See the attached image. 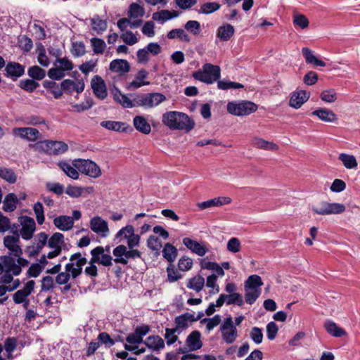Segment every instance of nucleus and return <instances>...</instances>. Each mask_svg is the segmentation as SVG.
Masks as SVG:
<instances>
[{"label":"nucleus","instance_id":"f257e3e1","mask_svg":"<svg viewBox=\"0 0 360 360\" xmlns=\"http://www.w3.org/2000/svg\"><path fill=\"white\" fill-rule=\"evenodd\" d=\"M162 122L165 125L172 130H184L190 131L195 125V122L186 114L169 111L163 114Z\"/></svg>","mask_w":360,"mask_h":360},{"label":"nucleus","instance_id":"f03ea898","mask_svg":"<svg viewBox=\"0 0 360 360\" xmlns=\"http://www.w3.org/2000/svg\"><path fill=\"white\" fill-rule=\"evenodd\" d=\"M192 76L196 80L211 84L220 78L221 69L219 65L205 63L202 69L194 72Z\"/></svg>","mask_w":360,"mask_h":360},{"label":"nucleus","instance_id":"7ed1b4c3","mask_svg":"<svg viewBox=\"0 0 360 360\" xmlns=\"http://www.w3.org/2000/svg\"><path fill=\"white\" fill-rule=\"evenodd\" d=\"M72 165H74L79 172L91 178H98L102 174L99 166L90 160L75 159L72 161Z\"/></svg>","mask_w":360,"mask_h":360},{"label":"nucleus","instance_id":"20e7f679","mask_svg":"<svg viewBox=\"0 0 360 360\" xmlns=\"http://www.w3.org/2000/svg\"><path fill=\"white\" fill-rule=\"evenodd\" d=\"M113 255L115 257L114 262L120 263L124 265L128 264V259H134L141 257V252L136 249H129L124 245L117 246L112 251Z\"/></svg>","mask_w":360,"mask_h":360},{"label":"nucleus","instance_id":"39448f33","mask_svg":"<svg viewBox=\"0 0 360 360\" xmlns=\"http://www.w3.org/2000/svg\"><path fill=\"white\" fill-rule=\"evenodd\" d=\"M257 110V105L251 101H243L239 103L229 102L227 111L236 116L248 115Z\"/></svg>","mask_w":360,"mask_h":360},{"label":"nucleus","instance_id":"423d86ee","mask_svg":"<svg viewBox=\"0 0 360 360\" xmlns=\"http://www.w3.org/2000/svg\"><path fill=\"white\" fill-rule=\"evenodd\" d=\"M312 210L319 215L338 214L345 211L343 204L322 201L312 207Z\"/></svg>","mask_w":360,"mask_h":360},{"label":"nucleus","instance_id":"0eeeda50","mask_svg":"<svg viewBox=\"0 0 360 360\" xmlns=\"http://www.w3.org/2000/svg\"><path fill=\"white\" fill-rule=\"evenodd\" d=\"M221 338L226 344L233 343L238 338V330L233 325V319L231 316L226 318L220 326Z\"/></svg>","mask_w":360,"mask_h":360},{"label":"nucleus","instance_id":"6e6552de","mask_svg":"<svg viewBox=\"0 0 360 360\" xmlns=\"http://www.w3.org/2000/svg\"><path fill=\"white\" fill-rule=\"evenodd\" d=\"M86 262V259L82 257L80 252H76L70 256V262L65 265V269L71 273L72 278L75 279L81 275L82 267Z\"/></svg>","mask_w":360,"mask_h":360},{"label":"nucleus","instance_id":"1a4fd4ad","mask_svg":"<svg viewBox=\"0 0 360 360\" xmlns=\"http://www.w3.org/2000/svg\"><path fill=\"white\" fill-rule=\"evenodd\" d=\"M13 236H7L4 239V244L8 248L12 255L15 257H20L22 254V250L20 247V235L16 227L12 228Z\"/></svg>","mask_w":360,"mask_h":360},{"label":"nucleus","instance_id":"9d476101","mask_svg":"<svg viewBox=\"0 0 360 360\" xmlns=\"http://www.w3.org/2000/svg\"><path fill=\"white\" fill-rule=\"evenodd\" d=\"M13 134L29 141H35L41 138V134L39 130L32 127L13 128Z\"/></svg>","mask_w":360,"mask_h":360},{"label":"nucleus","instance_id":"9b49d317","mask_svg":"<svg viewBox=\"0 0 360 360\" xmlns=\"http://www.w3.org/2000/svg\"><path fill=\"white\" fill-rule=\"evenodd\" d=\"M20 222L22 226L20 231L22 238L25 240L31 239L36 229L34 220L32 217L24 216L20 217Z\"/></svg>","mask_w":360,"mask_h":360},{"label":"nucleus","instance_id":"f8f14e48","mask_svg":"<svg viewBox=\"0 0 360 360\" xmlns=\"http://www.w3.org/2000/svg\"><path fill=\"white\" fill-rule=\"evenodd\" d=\"M42 148L50 155H59L65 153L68 148V145L63 141H46L41 143Z\"/></svg>","mask_w":360,"mask_h":360},{"label":"nucleus","instance_id":"ddd939ff","mask_svg":"<svg viewBox=\"0 0 360 360\" xmlns=\"http://www.w3.org/2000/svg\"><path fill=\"white\" fill-rule=\"evenodd\" d=\"M182 242L188 250L200 257H203L208 252L203 242H198L191 238H184Z\"/></svg>","mask_w":360,"mask_h":360},{"label":"nucleus","instance_id":"4468645a","mask_svg":"<svg viewBox=\"0 0 360 360\" xmlns=\"http://www.w3.org/2000/svg\"><path fill=\"white\" fill-rule=\"evenodd\" d=\"M91 88L95 96L101 99H105L107 96V89L104 80L98 75L94 76L91 82Z\"/></svg>","mask_w":360,"mask_h":360},{"label":"nucleus","instance_id":"2eb2a0df","mask_svg":"<svg viewBox=\"0 0 360 360\" xmlns=\"http://www.w3.org/2000/svg\"><path fill=\"white\" fill-rule=\"evenodd\" d=\"M231 201L232 200L229 197L221 196L204 202H198L196 205L200 210H203L212 207H220L224 205H228L230 204Z\"/></svg>","mask_w":360,"mask_h":360},{"label":"nucleus","instance_id":"dca6fc26","mask_svg":"<svg viewBox=\"0 0 360 360\" xmlns=\"http://www.w3.org/2000/svg\"><path fill=\"white\" fill-rule=\"evenodd\" d=\"M90 229L94 233L105 236L109 232L108 222L100 217H94L90 221Z\"/></svg>","mask_w":360,"mask_h":360},{"label":"nucleus","instance_id":"f3484780","mask_svg":"<svg viewBox=\"0 0 360 360\" xmlns=\"http://www.w3.org/2000/svg\"><path fill=\"white\" fill-rule=\"evenodd\" d=\"M309 98V94L304 90H299L292 93L289 105L293 108H300Z\"/></svg>","mask_w":360,"mask_h":360},{"label":"nucleus","instance_id":"a211bd4d","mask_svg":"<svg viewBox=\"0 0 360 360\" xmlns=\"http://www.w3.org/2000/svg\"><path fill=\"white\" fill-rule=\"evenodd\" d=\"M35 282L33 280L29 281L21 290H18L13 295V301L16 304H20L25 301L34 290Z\"/></svg>","mask_w":360,"mask_h":360},{"label":"nucleus","instance_id":"6ab92c4d","mask_svg":"<svg viewBox=\"0 0 360 360\" xmlns=\"http://www.w3.org/2000/svg\"><path fill=\"white\" fill-rule=\"evenodd\" d=\"M62 89L68 94H72L73 91L77 93H82L84 89V82L82 80L73 81L71 79H65L61 82Z\"/></svg>","mask_w":360,"mask_h":360},{"label":"nucleus","instance_id":"aec40b11","mask_svg":"<svg viewBox=\"0 0 360 360\" xmlns=\"http://www.w3.org/2000/svg\"><path fill=\"white\" fill-rule=\"evenodd\" d=\"M148 72L144 69H141L135 75L134 80L128 84L127 89L135 90L141 87L142 86L150 84L149 82L144 81V79L148 78Z\"/></svg>","mask_w":360,"mask_h":360},{"label":"nucleus","instance_id":"412c9836","mask_svg":"<svg viewBox=\"0 0 360 360\" xmlns=\"http://www.w3.org/2000/svg\"><path fill=\"white\" fill-rule=\"evenodd\" d=\"M109 69L120 75H124L130 71L129 63L124 59H115L110 62Z\"/></svg>","mask_w":360,"mask_h":360},{"label":"nucleus","instance_id":"4be33fe9","mask_svg":"<svg viewBox=\"0 0 360 360\" xmlns=\"http://www.w3.org/2000/svg\"><path fill=\"white\" fill-rule=\"evenodd\" d=\"M201 334L198 330L193 331L186 338V345L190 351H195L202 346Z\"/></svg>","mask_w":360,"mask_h":360},{"label":"nucleus","instance_id":"5701e85b","mask_svg":"<svg viewBox=\"0 0 360 360\" xmlns=\"http://www.w3.org/2000/svg\"><path fill=\"white\" fill-rule=\"evenodd\" d=\"M53 224L60 231H66L72 229L74 221L71 217L61 215L54 219Z\"/></svg>","mask_w":360,"mask_h":360},{"label":"nucleus","instance_id":"b1692460","mask_svg":"<svg viewBox=\"0 0 360 360\" xmlns=\"http://www.w3.org/2000/svg\"><path fill=\"white\" fill-rule=\"evenodd\" d=\"M311 115L318 117L321 121L326 122H335L337 121V115L327 108H318L311 112Z\"/></svg>","mask_w":360,"mask_h":360},{"label":"nucleus","instance_id":"393cba45","mask_svg":"<svg viewBox=\"0 0 360 360\" xmlns=\"http://www.w3.org/2000/svg\"><path fill=\"white\" fill-rule=\"evenodd\" d=\"M2 263L5 272H11L15 276H18L21 273V268L19 265H17L14 258L10 256H5L2 259Z\"/></svg>","mask_w":360,"mask_h":360},{"label":"nucleus","instance_id":"a878e982","mask_svg":"<svg viewBox=\"0 0 360 360\" xmlns=\"http://www.w3.org/2000/svg\"><path fill=\"white\" fill-rule=\"evenodd\" d=\"M252 145L256 148L266 150L276 151L279 148L278 146L275 143L268 141L259 137H255L252 139Z\"/></svg>","mask_w":360,"mask_h":360},{"label":"nucleus","instance_id":"bb28decb","mask_svg":"<svg viewBox=\"0 0 360 360\" xmlns=\"http://www.w3.org/2000/svg\"><path fill=\"white\" fill-rule=\"evenodd\" d=\"M133 124L136 129L142 134H148L151 131L150 124L143 116H135L133 120Z\"/></svg>","mask_w":360,"mask_h":360},{"label":"nucleus","instance_id":"cd10ccee","mask_svg":"<svg viewBox=\"0 0 360 360\" xmlns=\"http://www.w3.org/2000/svg\"><path fill=\"white\" fill-rule=\"evenodd\" d=\"M144 343L148 348L153 351H159L165 347L163 339L158 335H151L148 337Z\"/></svg>","mask_w":360,"mask_h":360},{"label":"nucleus","instance_id":"c85d7f7f","mask_svg":"<svg viewBox=\"0 0 360 360\" xmlns=\"http://www.w3.org/2000/svg\"><path fill=\"white\" fill-rule=\"evenodd\" d=\"M92 30L98 34H101L108 27L107 21L102 20L98 15H95L90 20Z\"/></svg>","mask_w":360,"mask_h":360},{"label":"nucleus","instance_id":"c756f323","mask_svg":"<svg viewBox=\"0 0 360 360\" xmlns=\"http://www.w3.org/2000/svg\"><path fill=\"white\" fill-rule=\"evenodd\" d=\"M188 322H194V316L190 313H185L175 318V328L178 331L188 326Z\"/></svg>","mask_w":360,"mask_h":360},{"label":"nucleus","instance_id":"7c9ffc66","mask_svg":"<svg viewBox=\"0 0 360 360\" xmlns=\"http://www.w3.org/2000/svg\"><path fill=\"white\" fill-rule=\"evenodd\" d=\"M324 328L330 335L335 338H340L347 335L344 329L338 326L337 324L333 321H328L326 322Z\"/></svg>","mask_w":360,"mask_h":360},{"label":"nucleus","instance_id":"2f4dec72","mask_svg":"<svg viewBox=\"0 0 360 360\" xmlns=\"http://www.w3.org/2000/svg\"><path fill=\"white\" fill-rule=\"evenodd\" d=\"M178 11H169L168 10H162L158 12H155L153 14V19L156 21H160L162 23L165 22L166 20H170L173 18H176L179 16Z\"/></svg>","mask_w":360,"mask_h":360},{"label":"nucleus","instance_id":"473e14b6","mask_svg":"<svg viewBox=\"0 0 360 360\" xmlns=\"http://www.w3.org/2000/svg\"><path fill=\"white\" fill-rule=\"evenodd\" d=\"M234 31L231 25L225 24L218 28L217 36L222 41H228L233 35Z\"/></svg>","mask_w":360,"mask_h":360},{"label":"nucleus","instance_id":"72a5a7b5","mask_svg":"<svg viewBox=\"0 0 360 360\" xmlns=\"http://www.w3.org/2000/svg\"><path fill=\"white\" fill-rule=\"evenodd\" d=\"M302 53L307 63H311L317 66L325 67L326 63L318 59L312 53L311 50L307 47L302 49Z\"/></svg>","mask_w":360,"mask_h":360},{"label":"nucleus","instance_id":"f704fd0d","mask_svg":"<svg viewBox=\"0 0 360 360\" xmlns=\"http://www.w3.org/2000/svg\"><path fill=\"white\" fill-rule=\"evenodd\" d=\"M6 71L9 76L17 78L23 75L25 69L19 63H9L6 67Z\"/></svg>","mask_w":360,"mask_h":360},{"label":"nucleus","instance_id":"c9c22d12","mask_svg":"<svg viewBox=\"0 0 360 360\" xmlns=\"http://www.w3.org/2000/svg\"><path fill=\"white\" fill-rule=\"evenodd\" d=\"M143 22L142 20H136L134 21H131L129 19L123 18L120 19L117 22L118 28L122 31L124 32L128 26H129L132 29L137 28L141 25Z\"/></svg>","mask_w":360,"mask_h":360},{"label":"nucleus","instance_id":"e433bc0d","mask_svg":"<svg viewBox=\"0 0 360 360\" xmlns=\"http://www.w3.org/2000/svg\"><path fill=\"white\" fill-rule=\"evenodd\" d=\"M101 126L107 129L120 132L125 131L127 128L125 123L116 121H103L101 122Z\"/></svg>","mask_w":360,"mask_h":360},{"label":"nucleus","instance_id":"4c0bfd02","mask_svg":"<svg viewBox=\"0 0 360 360\" xmlns=\"http://www.w3.org/2000/svg\"><path fill=\"white\" fill-rule=\"evenodd\" d=\"M177 249L172 244L167 243L162 250L163 257L169 262H173L177 257Z\"/></svg>","mask_w":360,"mask_h":360},{"label":"nucleus","instance_id":"58836bf2","mask_svg":"<svg viewBox=\"0 0 360 360\" xmlns=\"http://www.w3.org/2000/svg\"><path fill=\"white\" fill-rule=\"evenodd\" d=\"M200 266L202 269L215 271L219 276H223L224 275V269L217 262H209L205 259H202L200 261Z\"/></svg>","mask_w":360,"mask_h":360},{"label":"nucleus","instance_id":"ea45409f","mask_svg":"<svg viewBox=\"0 0 360 360\" xmlns=\"http://www.w3.org/2000/svg\"><path fill=\"white\" fill-rule=\"evenodd\" d=\"M147 98L148 108L156 106L166 100V97L160 93H148Z\"/></svg>","mask_w":360,"mask_h":360},{"label":"nucleus","instance_id":"a19ab883","mask_svg":"<svg viewBox=\"0 0 360 360\" xmlns=\"http://www.w3.org/2000/svg\"><path fill=\"white\" fill-rule=\"evenodd\" d=\"M338 159L342 162L343 165L347 169H354L358 165L356 158L352 155L340 153Z\"/></svg>","mask_w":360,"mask_h":360},{"label":"nucleus","instance_id":"79ce46f5","mask_svg":"<svg viewBox=\"0 0 360 360\" xmlns=\"http://www.w3.org/2000/svg\"><path fill=\"white\" fill-rule=\"evenodd\" d=\"M59 167L64 172V173L72 179H77L79 178L78 169L73 166L65 162L58 163Z\"/></svg>","mask_w":360,"mask_h":360},{"label":"nucleus","instance_id":"37998d69","mask_svg":"<svg viewBox=\"0 0 360 360\" xmlns=\"http://www.w3.org/2000/svg\"><path fill=\"white\" fill-rule=\"evenodd\" d=\"M18 198L14 193L8 194L4 200L3 209L6 212H12L16 208Z\"/></svg>","mask_w":360,"mask_h":360},{"label":"nucleus","instance_id":"c03bdc74","mask_svg":"<svg viewBox=\"0 0 360 360\" xmlns=\"http://www.w3.org/2000/svg\"><path fill=\"white\" fill-rule=\"evenodd\" d=\"M205 285V279L202 276H196L189 279L187 287L197 292H200Z\"/></svg>","mask_w":360,"mask_h":360},{"label":"nucleus","instance_id":"a18cd8bd","mask_svg":"<svg viewBox=\"0 0 360 360\" xmlns=\"http://www.w3.org/2000/svg\"><path fill=\"white\" fill-rule=\"evenodd\" d=\"M263 285V282L259 276L254 274L250 276L248 280L245 283L244 288L250 289H261V286Z\"/></svg>","mask_w":360,"mask_h":360},{"label":"nucleus","instance_id":"49530a36","mask_svg":"<svg viewBox=\"0 0 360 360\" xmlns=\"http://www.w3.org/2000/svg\"><path fill=\"white\" fill-rule=\"evenodd\" d=\"M91 45L92 46L93 51L95 54H103L105 48V42L97 37H93L90 40Z\"/></svg>","mask_w":360,"mask_h":360},{"label":"nucleus","instance_id":"de8ad7c7","mask_svg":"<svg viewBox=\"0 0 360 360\" xmlns=\"http://www.w3.org/2000/svg\"><path fill=\"white\" fill-rule=\"evenodd\" d=\"M245 289V300L249 304H252L261 294V289H250V288Z\"/></svg>","mask_w":360,"mask_h":360},{"label":"nucleus","instance_id":"09e8293b","mask_svg":"<svg viewBox=\"0 0 360 360\" xmlns=\"http://www.w3.org/2000/svg\"><path fill=\"white\" fill-rule=\"evenodd\" d=\"M292 22L295 26L299 27L302 30L307 28L309 25L307 18L304 15L297 13L293 14Z\"/></svg>","mask_w":360,"mask_h":360},{"label":"nucleus","instance_id":"8fccbe9b","mask_svg":"<svg viewBox=\"0 0 360 360\" xmlns=\"http://www.w3.org/2000/svg\"><path fill=\"white\" fill-rule=\"evenodd\" d=\"M43 86L51 90L55 98H59L63 95L62 88H59L57 84L53 81H44Z\"/></svg>","mask_w":360,"mask_h":360},{"label":"nucleus","instance_id":"3c124183","mask_svg":"<svg viewBox=\"0 0 360 360\" xmlns=\"http://www.w3.org/2000/svg\"><path fill=\"white\" fill-rule=\"evenodd\" d=\"M27 73L31 78L37 80H41L46 76V71L37 65L30 67Z\"/></svg>","mask_w":360,"mask_h":360},{"label":"nucleus","instance_id":"603ef678","mask_svg":"<svg viewBox=\"0 0 360 360\" xmlns=\"http://www.w3.org/2000/svg\"><path fill=\"white\" fill-rule=\"evenodd\" d=\"M54 65H58V68L60 69L63 72L65 71H70L73 69L72 63L66 57L62 58H57L53 63Z\"/></svg>","mask_w":360,"mask_h":360},{"label":"nucleus","instance_id":"864d4df0","mask_svg":"<svg viewBox=\"0 0 360 360\" xmlns=\"http://www.w3.org/2000/svg\"><path fill=\"white\" fill-rule=\"evenodd\" d=\"M169 39L179 38L181 40L189 42L190 37L183 29H174L167 34Z\"/></svg>","mask_w":360,"mask_h":360},{"label":"nucleus","instance_id":"5fc2aeb1","mask_svg":"<svg viewBox=\"0 0 360 360\" xmlns=\"http://www.w3.org/2000/svg\"><path fill=\"white\" fill-rule=\"evenodd\" d=\"M145 13L144 9L136 3H133L129 6L128 15L131 18H137L143 16Z\"/></svg>","mask_w":360,"mask_h":360},{"label":"nucleus","instance_id":"6e6d98bb","mask_svg":"<svg viewBox=\"0 0 360 360\" xmlns=\"http://www.w3.org/2000/svg\"><path fill=\"white\" fill-rule=\"evenodd\" d=\"M147 246L151 250L158 252L162 246V241L155 236H150L147 240Z\"/></svg>","mask_w":360,"mask_h":360},{"label":"nucleus","instance_id":"4d7b16f0","mask_svg":"<svg viewBox=\"0 0 360 360\" xmlns=\"http://www.w3.org/2000/svg\"><path fill=\"white\" fill-rule=\"evenodd\" d=\"M321 99L327 103H333L337 100V93L335 89L324 90L321 94Z\"/></svg>","mask_w":360,"mask_h":360},{"label":"nucleus","instance_id":"13d9d810","mask_svg":"<svg viewBox=\"0 0 360 360\" xmlns=\"http://www.w3.org/2000/svg\"><path fill=\"white\" fill-rule=\"evenodd\" d=\"M220 8V5L217 2H207L203 4L200 10V13L203 14L212 13Z\"/></svg>","mask_w":360,"mask_h":360},{"label":"nucleus","instance_id":"bf43d9fd","mask_svg":"<svg viewBox=\"0 0 360 360\" xmlns=\"http://www.w3.org/2000/svg\"><path fill=\"white\" fill-rule=\"evenodd\" d=\"M33 210L36 215L37 223L40 225L44 222V207L40 202H36L33 206Z\"/></svg>","mask_w":360,"mask_h":360},{"label":"nucleus","instance_id":"052dcab7","mask_svg":"<svg viewBox=\"0 0 360 360\" xmlns=\"http://www.w3.org/2000/svg\"><path fill=\"white\" fill-rule=\"evenodd\" d=\"M0 177L11 184L16 181V176L11 169L1 167H0Z\"/></svg>","mask_w":360,"mask_h":360},{"label":"nucleus","instance_id":"680f3d73","mask_svg":"<svg viewBox=\"0 0 360 360\" xmlns=\"http://www.w3.org/2000/svg\"><path fill=\"white\" fill-rule=\"evenodd\" d=\"M63 239V235L62 233H55L49 238L48 241V245L51 248H61V247L60 246V243L62 242Z\"/></svg>","mask_w":360,"mask_h":360},{"label":"nucleus","instance_id":"e2e57ef3","mask_svg":"<svg viewBox=\"0 0 360 360\" xmlns=\"http://www.w3.org/2000/svg\"><path fill=\"white\" fill-rule=\"evenodd\" d=\"M250 338L252 339V340L255 344L259 345L262 342L263 333H262V330L261 328L256 327V326L252 328L250 333Z\"/></svg>","mask_w":360,"mask_h":360},{"label":"nucleus","instance_id":"0e129e2a","mask_svg":"<svg viewBox=\"0 0 360 360\" xmlns=\"http://www.w3.org/2000/svg\"><path fill=\"white\" fill-rule=\"evenodd\" d=\"M19 86L28 92H32L39 86V83L32 79L21 80Z\"/></svg>","mask_w":360,"mask_h":360},{"label":"nucleus","instance_id":"69168bd1","mask_svg":"<svg viewBox=\"0 0 360 360\" xmlns=\"http://www.w3.org/2000/svg\"><path fill=\"white\" fill-rule=\"evenodd\" d=\"M233 304L242 306L243 304L242 295L237 292L226 295V304L229 305Z\"/></svg>","mask_w":360,"mask_h":360},{"label":"nucleus","instance_id":"338daca9","mask_svg":"<svg viewBox=\"0 0 360 360\" xmlns=\"http://www.w3.org/2000/svg\"><path fill=\"white\" fill-rule=\"evenodd\" d=\"M226 248L228 251L232 253L238 252L241 248V243L238 238L233 237L227 243Z\"/></svg>","mask_w":360,"mask_h":360},{"label":"nucleus","instance_id":"774afa93","mask_svg":"<svg viewBox=\"0 0 360 360\" xmlns=\"http://www.w3.org/2000/svg\"><path fill=\"white\" fill-rule=\"evenodd\" d=\"M120 38L127 45L132 46L138 42L136 35L131 31H126L120 35Z\"/></svg>","mask_w":360,"mask_h":360}]
</instances>
